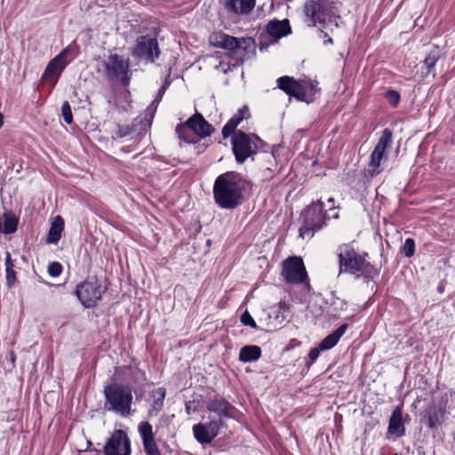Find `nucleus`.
<instances>
[{
    "label": "nucleus",
    "instance_id": "1",
    "mask_svg": "<svg viewBox=\"0 0 455 455\" xmlns=\"http://www.w3.org/2000/svg\"><path fill=\"white\" fill-rule=\"evenodd\" d=\"M248 181L239 172H227L220 175L213 186L214 199L223 209H235L242 204L243 192Z\"/></svg>",
    "mask_w": 455,
    "mask_h": 455
},
{
    "label": "nucleus",
    "instance_id": "2",
    "mask_svg": "<svg viewBox=\"0 0 455 455\" xmlns=\"http://www.w3.org/2000/svg\"><path fill=\"white\" fill-rule=\"evenodd\" d=\"M368 253H358L350 244L343 243L338 247L339 275L348 273L365 279H371L377 269L366 259Z\"/></svg>",
    "mask_w": 455,
    "mask_h": 455
},
{
    "label": "nucleus",
    "instance_id": "3",
    "mask_svg": "<svg viewBox=\"0 0 455 455\" xmlns=\"http://www.w3.org/2000/svg\"><path fill=\"white\" fill-rule=\"evenodd\" d=\"M104 396L106 411H113L123 418L132 413L133 395L129 386L119 383L107 385L104 387Z\"/></svg>",
    "mask_w": 455,
    "mask_h": 455
},
{
    "label": "nucleus",
    "instance_id": "4",
    "mask_svg": "<svg viewBox=\"0 0 455 455\" xmlns=\"http://www.w3.org/2000/svg\"><path fill=\"white\" fill-rule=\"evenodd\" d=\"M232 151L238 164H243L248 158L257 155L263 141L255 134H247L237 131L231 139Z\"/></svg>",
    "mask_w": 455,
    "mask_h": 455
},
{
    "label": "nucleus",
    "instance_id": "5",
    "mask_svg": "<svg viewBox=\"0 0 455 455\" xmlns=\"http://www.w3.org/2000/svg\"><path fill=\"white\" fill-rule=\"evenodd\" d=\"M212 45L221 48L244 57L254 49V41L251 37L236 38L223 32H214L209 36Z\"/></svg>",
    "mask_w": 455,
    "mask_h": 455
},
{
    "label": "nucleus",
    "instance_id": "6",
    "mask_svg": "<svg viewBox=\"0 0 455 455\" xmlns=\"http://www.w3.org/2000/svg\"><path fill=\"white\" fill-rule=\"evenodd\" d=\"M301 216L304 224L299 228V236L302 238L312 237L314 233L325 224L326 217L323 212V203L317 200L306 208Z\"/></svg>",
    "mask_w": 455,
    "mask_h": 455
},
{
    "label": "nucleus",
    "instance_id": "7",
    "mask_svg": "<svg viewBox=\"0 0 455 455\" xmlns=\"http://www.w3.org/2000/svg\"><path fill=\"white\" fill-rule=\"evenodd\" d=\"M106 75L109 80H117L126 85L131 80L130 60L116 53L104 60Z\"/></svg>",
    "mask_w": 455,
    "mask_h": 455
},
{
    "label": "nucleus",
    "instance_id": "8",
    "mask_svg": "<svg viewBox=\"0 0 455 455\" xmlns=\"http://www.w3.org/2000/svg\"><path fill=\"white\" fill-rule=\"evenodd\" d=\"M105 288L95 277L89 278L77 285L76 295L87 308L94 307L100 299Z\"/></svg>",
    "mask_w": 455,
    "mask_h": 455
},
{
    "label": "nucleus",
    "instance_id": "9",
    "mask_svg": "<svg viewBox=\"0 0 455 455\" xmlns=\"http://www.w3.org/2000/svg\"><path fill=\"white\" fill-rule=\"evenodd\" d=\"M188 130L194 132L201 138L211 136L214 131L212 124H210L199 113H196L186 122L185 124L178 125L176 128V132L179 134V137L182 138L185 141L191 143L194 142V140L185 134Z\"/></svg>",
    "mask_w": 455,
    "mask_h": 455
},
{
    "label": "nucleus",
    "instance_id": "10",
    "mask_svg": "<svg viewBox=\"0 0 455 455\" xmlns=\"http://www.w3.org/2000/svg\"><path fill=\"white\" fill-rule=\"evenodd\" d=\"M161 51L157 40L148 36H140L137 38L132 54L135 59L154 63L160 56Z\"/></svg>",
    "mask_w": 455,
    "mask_h": 455
},
{
    "label": "nucleus",
    "instance_id": "11",
    "mask_svg": "<svg viewBox=\"0 0 455 455\" xmlns=\"http://www.w3.org/2000/svg\"><path fill=\"white\" fill-rule=\"evenodd\" d=\"M105 455H131V441L127 433L116 429L103 446Z\"/></svg>",
    "mask_w": 455,
    "mask_h": 455
},
{
    "label": "nucleus",
    "instance_id": "12",
    "mask_svg": "<svg viewBox=\"0 0 455 455\" xmlns=\"http://www.w3.org/2000/svg\"><path fill=\"white\" fill-rule=\"evenodd\" d=\"M392 143V132L389 129H385L382 132L374 150L371 155V160L368 164V172L371 176L378 175L381 172L380 168L381 160L386 156V150Z\"/></svg>",
    "mask_w": 455,
    "mask_h": 455
},
{
    "label": "nucleus",
    "instance_id": "13",
    "mask_svg": "<svg viewBox=\"0 0 455 455\" xmlns=\"http://www.w3.org/2000/svg\"><path fill=\"white\" fill-rule=\"evenodd\" d=\"M282 275L287 283H302L307 278V272L302 259L298 257H291L284 260Z\"/></svg>",
    "mask_w": 455,
    "mask_h": 455
},
{
    "label": "nucleus",
    "instance_id": "14",
    "mask_svg": "<svg viewBox=\"0 0 455 455\" xmlns=\"http://www.w3.org/2000/svg\"><path fill=\"white\" fill-rule=\"evenodd\" d=\"M221 421L211 419L206 423H198L193 426V434L196 440L201 444H209L219 435Z\"/></svg>",
    "mask_w": 455,
    "mask_h": 455
},
{
    "label": "nucleus",
    "instance_id": "15",
    "mask_svg": "<svg viewBox=\"0 0 455 455\" xmlns=\"http://www.w3.org/2000/svg\"><path fill=\"white\" fill-rule=\"evenodd\" d=\"M306 21L310 26L323 24L326 19V2L324 0H307L304 4Z\"/></svg>",
    "mask_w": 455,
    "mask_h": 455
},
{
    "label": "nucleus",
    "instance_id": "16",
    "mask_svg": "<svg viewBox=\"0 0 455 455\" xmlns=\"http://www.w3.org/2000/svg\"><path fill=\"white\" fill-rule=\"evenodd\" d=\"M68 52L69 47H66L61 51L60 54H58L48 63L43 74V79L51 80L52 81L53 84L57 82L58 78L68 62L66 60Z\"/></svg>",
    "mask_w": 455,
    "mask_h": 455
},
{
    "label": "nucleus",
    "instance_id": "17",
    "mask_svg": "<svg viewBox=\"0 0 455 455\" xmlns=\"http://www.w3.org/2000/svg\"><path fill=\"white\" fill-rule=\"evenodd\" d=\"M277 86L286 94L303 100L307 94V86L302 81H297L291 76H284L277 79Z\"/></svg>",
    "mask_w": 455,
    "mask_h": 455
},
{
    "label": "nucleus",
    "instance_id": "18",
    "mask_svg": "<svg viewBox=\"0 0 455 455\" xmlns=\"http://www.w3.org/2000/svg\"><path fill=\"white\" fill-rule=\"evenodd\" d=\"M207 411L217 414L219 419L223 424V419L232 418L235 414V408L224 398L211 399L206 404Z\"/></svg>",
    "mask_w": 455,
    "mask_h": 455
},
{
    "label": "nucleus",
    "instance_id": "19",
    "mask_svg": "<svg viewBox=\"0 0 455 455\" xmlns=\"http://www.w3.org/2000/svg\"><path fill=\"white\" fill-rule=\"evenodd\" d=\"M138 431L146 454L156 455L160 450L156 443L152 426L148 421H141L138 426Z\"/></svg>",
    "mask_w": 455,
    "mask_h": 455
},
{
    "label": "nucleus",
    "instance_id": "20",
    "mask_svg": "<svg viewBox=\"0 0 455 455\" xmlns=\"http://www.w3.org/2000/svg\"><path fill=\"white\" fill-rule=\"evenodd\" d=\"M445 409L435 403L427 405L424 411V418L427 419L429 428H436L444 420Z\"/></svg>",
    "mask_w": 455,
    "mask_h": 455
},
{
    "label": "nucleus",
    "instance_id": "21",
    "mask_svg": "<svg viewBox=\"0 0 455 455\" xmlns=\"http://www.w3.org/2000/svg\"><path fill=\"white\" fill-rule=\"evenodd\" d=\"M250 116L249 108L246 106L241 108L238 112L232 116L228 123L222 128V135L224 138L229 137L231 134H235V129L238 124L245 118Z\"/></svg>",
    "mask_w": 455,
    "mask_h": 455
},
{
    "label": "nucleus",
    "instance_id": "22",
    "mask_svg": "<svg viewBox=\"0 0 455 455\" xmlns=\"http://www.w3.org/2000/svg\"><path fill=\"white\" fill-rule=\"evenodd\" d=\"M256 0H225V7L235 14L249 13L255 6Z\"/></svg>",
    "mask_w": 455,
    "mask_h": 455
},
{
    "label": "nucleus",
    "instance_id": "23",
    "mask_svg": "<svg viewBox=\"0 0 455 455\" xmlns=\"http://www.w3.org/2000/svg\"><path fill=\"white\" fill-rule=\"evenodd\" d=\"M258 159L259 167L264 179L269 180L273 177L274 171L277 166L275 157L273 153H264Z\"/></svg>",
    "mask_w": 455,
    "mask_h": 455
},
{
    "label": "nucleus",
    "instance_id": "24",
    "mask_svg": "<svg viewBox=\"0 0 455 455\" xmlns=\"http://www.w3.org/2000/svg\"><path fill=\"white\" fill-rule=\"evenodd\" d=\"M267 32L273 37L281 38L291 32V28L287 20H271L266 27Z\"/></svg>",
    "mask_w": 455,
    "mask_h": 455
},
{
    "label": "nucleus",
    "instance_id": "25",
    "mask_svg": "<svg viewBox=\"0 0 455 455\" xmlns=\"http://www.w3.org/2000/svg\"><path fill=\"white\" fill-rule=\"evenodd\" d=\"M388 431L396 436H403L405 434V428L402 422V410L399 407L392 412L389 419Z\"/></svg>",
    "mask_w": 455,
    "mask_h": 455
},
{
    "label": "nucleus",
    "instance_id": "26",
    "mask_svg": "<svg viewBox=\"0 0 455 455\" xmlns=\"http://www.w3.org/2000/svg\"><path fill=\"white\" fill-rule=\"evenodd\" d=\"M347 324L344 323L341 324L337 330L332 331L331 334L326 336L320 343L319 347L322 348V350H328L332 348L339 340L341 336L346 332L347 330Z\"/></svg>",
    "mask_w": 455,
    "mask_h": 455
},
{
    "label": "nucleus",
    "instance_id": "27",
    "mask_svg": "<svg viewBox=\"0 0 455 455\" xmlns=\"http://www.w3.org/2000/svg\"><path fill=\"white\" fill-rule=\"evenodd\" d=\"M151 395L153 397V403L151 405V409L148 411V414L150 417L156 416L158 412L163 409L164 407V402L166 395L165 388L164 387H158L154 389L151 392Z\"/></svg>",
    "mask_w": 455,
    "mask_h": 455
},
{
    "label": "nucleus",
    "instance_id": "28",
    "mask_svg": "<svg viewBox=\"0 0 455 455\" xmlns=\"http://www.w3.org/2000/svg\"><path fill=\"white\" fill-rule=\"evenodd\" d=\"M18 219L12 212H5L0 217V232L12 234L17 230Z\"/></svg>",
    "mask_w": 455,
    "mask_h": 455
},
{
    "label": "nucleus",
    "instance_id": "29",
    "mask_svg": "<svg viewBox=\"0 0 455 455\" xmlns=\"http://www.w3.org/2000/svg\"><path fill=\"white\" fill-rule=\"evenodd\" d=\"M261 356V348L255 345H247L241 348L239 360L243 363L254 362Z\"/></svg>",
    "mask_w": 455,
    "mask_h": 455
},
{
    "label": "nucleus",
    "instance_id": "30",
    "mask_svg": "<svg viewBox=\"0 0 455 455\" xmlns=\"http://www.w3.org/2000/svg\"><path fill=\"white\" fill-rule=\"evenodd\" d=\"M286 318L284 309L279 306L278 307H272L268 313L267 325L271 329H277L282 326Z\"/></svg>",
    "mask_w": 455,
    "mask_h": 455
},
{
    "label": "nucleus",
    "instance_id": "31",
    "mask_svg": "<svg viewBox=\"0 0 455 455\" xmlns=\"http://www.w3.org/2000/svg\"><path fill=\"white\" fill-rule=\"evenodd\" d=\"M64 228V221L60 216H57L49 229L47 243H56L61 236Z\"/></svg>",
    "mask_w": 455,
    "mask_h": 455
},
{
    "label": "nucleus",
    "instance_id": "32",
    "mask_svg": "<svg viewBox=\"0 0 455 455\" xmlns=\"http://www.w3.org/2000/svg\"><path fill=\"white\" fill-rule=\"evenodd\" d=\"M443 55L442 50L438 46H434L424 60V66L426 67L427 75L435 71L436 62Z\"/></svg>",
    "mask_w": 455,
    "mask_h": 455
},
{
    "label": "nucleus",
    "instance_id": "33",
    "mask_svg": "<svg viewBox=\"0 0 455 455\" xmlns=\"http://www.w3.org/2000/svg\"><path fill=\"white\" fill-rule=\"evenodd\" d=\"M61 116L66 124H70L73 122V115L69 103L64 101L61 106Z\"/></svg>",
    "mask_w": 455,
    "mask_h": 455
},
{
    "label": "nucleus",
    "instance_id": "34",
    "mask_svg": "<svg viewBox=\"0 0 455 455\" xmlns=\"http://www.w3.org/2000/svg\"><path fill=\"white\" fill-rule=\"evenodd\" d=\"M403 252L405 257L411 258L415 252V242L412 238H407L403 246Z\"/></svg>",
    "mask_w": 455,
    "mask_h": 455
},
{
    "label": "nucleus",
    "instance_id": "35",
    "mask_svg": "<svg viewBox=\"0 0 455 455\" xmlns=\"http://www.w3.org/2000/svg\"><path fill=\"white\" fill-rule=\"evenodd\" d=\"M135 125H116V136L119 138H124L131 135L134 132Z\"/></svg>",
    "mask_w": 455,
    "mask_h": 455
},
{
    "label": "nucleus",
    "instance_id": "36",
    "mask_svg": "<svg viewBox=\"0 0 455 455\" xmlns=\"http://www.w3.org/2000/svg\"><path fill=\"white\" fill-rule=\"evenodd\" d=\"M240 321L243 325L250 326L252 329L257 330L259 328L256 322L247 310L242 314Z\"/></svg>",
    "mask_w": 455,
    "mask_h": 455
},
{
    "label": "nucleus",
    "instance_id": "37",
    "mask_svg": "<svg viewBox=\"0 0 455 455\" xmlns=\"http://www.w3.org/2000/svg\"><path fill=\"white\" fill-rule=\"evenodd\" d=\"M63 270L62 265L60 262L54 261L48 266V274L52 277L59 276Z\"/></svg>",
    "mask_w": 455,
    "mask_h": 455
},
{
    "label": "nucleus",
    "instance_id": "38",
    "mask_svg": "<svg viewBox=\"0 0 455 455\" xmlns=\"http://www.w3.org/2000/svg\"><path fill=\"white\" fill-rule=\"evenodd\" d=\"M386 99L393 107H396L400 101V94L398 92L394 90H389L386 92Z\"/></svg>",
    "mask_w": 455,
    "mask_h": 455
},
{
    "label": "nucleus",
    "instance_id": "39",
    "mask_svg": "<svg viewBox=\"0 0 455 455\" xmlns=\"http://www.w3.org/2000/svg\"><path fill=\"white\" fill-rule=\"evenodd\" d=\"M164 91H165V86L164 85L159 89L158 95H157L156 99L152 102L151 106L147 108V114L150 115L151 117L153 116L154 112L156 111V107H154V105L158 104V102L161 100V97L164 93Z\"/></svg>",
    "mask_w": 455,
    "mask_h": 455
},
{
    "label": "nucleus",
    "instance_id": "40",
    "mask_svg": "<svg viewBox=\"0 0 455 455\" xmlns=\"http://www.w3.org/2000/svg\"><path fill=\"white\" fill-rule=\"evenodd\" d=\"M17 281L16 273L13 268L6 269V283L9 287H12Z\"/></svg>",
    "mask_w": 455,
    "mask_h": 455
},
{
    "label": "nucleus",
    "instance_id": "41",
    "mask_svg": "<svg viewBox=\"0 0 455 455\" xmlns=\"http://www.w3.org/2000/svg\"><path fill=\"white\" fill-rule=\"evenodd\" d=\"M320 351H322V348H320L319 346L310 349L308 354V358L310 360L307 363L308 366H310L318 358Z\"/></svg>",
    "mask_w": 455,
    "mask_h": 455
},
{
    "label": "nucleus",
    "instance_id": "42",
    "mask_svg": "<svg viewBox=\"0 0 455 455\" xmlns=\"http://www.w3.org/2000/svg\"><path fill=\"white\" fill-rule=\"evenodd\" d=\"M302 84L306 85L307 86V92L309 90L310 92H315L317 90H316V85H317V83L316 82H313V81H310V80H303L302 81Z\"/></svg>",
    "mask_w": 455,
    "mask_h": 455
},
{
    "label": "nucleus",
    "instance_id": "43",
    "mask_svg": "<svg viewBox=\"0 0 455 455\" xmlns=\"http://www.w3.org/2000/svg\"><path fill=\"white\" fill-rule=\"evenodd\" d=\"M5 267L6 269L13 268L14 267L9 251L5 253Z\"/></svg>",
    "mask_w": 455,
    "mask_h": 455
},
{
    "label": "nucleus",
    "instance_id": "44",
    "mask_svg": "<svg viewBox=\"0 0 455 455\" xmlns=\"http://www.w3.org/2000/svg\"><path fill=\"white\" fill-rule=\"evenodd\" d=\"M10 359H11L12 363H14V362L16 360V355L13 351H11V353H10Z\"/></svg>",
    "mask_w": 455,
    "mask_h": 455
},
{
    "label": "nucleus",
    "instance_id": "45",
    "mask_svg": "<svg viewBox=\"0 0 455 455\" xmlns=\"http://www.w3.org/2000/svg\"><path fill=\"white\" fill-rule=\"evenodd\" d=\"M323 44L325 45L328 44H332V39L331 37H328L326 40L323 41Z\"/></svg>",
    "mask_w": 455,
    "mask_h": 455
},
{
    "label": "nucleus",
    "instance_id": "46",
    "mask_svg": "<svg viewBox=\"0 0 455 455\" xmlns=\"http://www.w3.org/2000/svg\"><path fill=\"white\" fill-rule=\"evenodd\" d=\"M3 124H4V117H3L2 114L0 113V128L3 126Z\"/></svg>",
    "mask_w": 455,
    "mask_h": 455
},
{
    "label": "nucleus",
    "instance_id": "47",
    "mask_svg": "<svg viewBox=\"0 0 455 455\" xmlns=\"http://www.w3.org/2000/svg\"><path fill=\"white\" fill-rule=\"evenodd\" d=\"M328 202L331 204V207H333L334 199L332 197L328 199Z\"/></svg>",
    "mask_w": 455,
    "mask_h": 455
},
{
    "label": "nucleus",
    "instance_id": "48",
    "mask_svg": "<svg viewBox=\"0 0 455 455\" xmlns=\"http://www.w3.org/2000/svg\"><path fill=\"white\" fill-rule=\"evenodd\" d=\"M395 455H398V454H395Z\"/></svg>",
    "mask_w": 455,
    "mask_h": 455
}]
</instances>
